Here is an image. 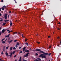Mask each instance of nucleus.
Listing matches in <instances>:
<instances>
[{"label":"nucleus","mask_w":61,"mask_h":61,"mask_svg":"<svg viewBox=\"0 0 61 61\" xmlns=\"http://www.w3.org/2000/svg\"><path fill=\"white\" fill-rule=\"evenodd\" d=\"M29 54V52H27V53H26L25 55H24V57H27L28 56V54Z\"/></svg>","instance_id":"f257e3e1"},{"label":"nucleus","mask_w":61,"mask_h":61,"mask_svg":"<svg viewBox=\"0 0 61 61\" xmlns=\"http://www.w3.org/2000/svg\"><path fill=\"white\" fill-rule=\"evenodd\" d=\"M55 20H56V21L55 23H61V22L58 21H57V19H56V18H55Z\"/></svg>","instance_id":"f03ea898"},{"label":"nucleus","mask_w":61,"mask_h":61,"mask_svg":"<svg viewBox=\"0 0 61 61\" xmlns=\"http://www.w3.org/2000/svg\"><path fill=\"white\" fill-rule=\"evenodd\" d=\"M36 51H38V52H40V51H41V50L39 49H36Z\"/></svg>","instance_id":"7ed1b4c3"},{"label":"nucleus","mask_w":61,"mask_h":61,"mask_svg":"<svg viewBox=\"0 0 61 61\" xmlns=\"http://www.w3.org/2000/svg\"><path fill=\"white\" fill-rule=\"evenodd\" d=\"M5 31V30L4 29H3L2 30V33H4Z\"/></svg>","instance_id":"20e7f679"},{"label":"nucleus","mask_w":61,"mask_h":61,"mask_svg":"<svg viewBox=\"0 0 61 61\" xmlns=\"http://www.w3.org/2000/svg\"><path fill=\"white\" fill-rule=\"evenodd\" d=\"M44 54H41V55H40V56H39V57H41L42 56H44Z\"/></svg>","instance_id":"39448f33"},{"label":"nucleus","mask_w":61,"mask_h":61,"mask_svg":"<svg viewBox=\"0 0 61 61\" xmlns=\"http://www.w3.org/2000/svg\"><path fill=\"white\" fill-rule=\"evenodd\" d=\"M40 53H42V54H44L45 52L43 51H41L40 52Z\"/></svg>","instance_id":"423d86ee"},{"label":"nucleus","mask_w":61,"mask_h":61,"mask_svg":"<svg viewBox=\"0 0 61 61\" xmlns=\"http://www.w3.org/2000/svg\"><path fill=\"white\" fill-rule=\"evenodd\" d=\"M25 51V52H29V50H26Z\"/></svg>","instance_id":"0eeeda50"},{"label":"nucleus","mask_w":61,"mask_h":61,"mask_svg":"<svg viewBox=\"0 0 61 61\" xmlns=\"http://www.w3.org/2000/svg\"><path fill=\"white\" fill-rule=\"evenodd\" d=\"M13 42V40H11L9 42V44H10V43H11V42Z\"/></svg>","instance_id":"6e6552de"},{"label":"nucleus","mask_w":61,"mask_h":61,"mask_svg":"<svg viewBox=\"0 0 61 61\" xmlns=\"http://www.w3.org/2000/svg\"><path fill=\"white\" fill-rule=\"evenodd\" d=\"M8 21H9V20H4V22H8Z\"/></svg>","instance_id":"1a4fd4ad"},{"label":"nucleus","mask_w":61,"mask_h":61,"mask_svg":"<svg viewBox=\"0 0 61 61\" xmlns=\"http://www.w3.org/2000/svg\"><path fill=\"white\" fill-rule=\"evenodd\" d=\"M12 49H13V47H11L10 48V50H12Z\"/></svg>","instance_id":"9d476101"},{"label":"nucleus","mask_w":61,"mask_h":61,"mask_svg":"<svg viewBox=\"0 0 61 61\" xmlns=\"http://www.w3.org/2000/svg\"><path fill=\"white\" fill-rule=\"evenodd\" d=\"M37 59H38V60H39V61H41V59L40 58H37Z\"/></svg>","instance_id":"9b49d317"},{"label":"nucleus","mask_w":61,"mask_h":61,"mask_svg":"<svg viewBox=\"0 0 61 61\" xmlns=\"http://www.w3.org/2000/svg\"><path fill=\"white\" fill-rule=\"evenodd\" d=\"M3 51H4V52H5V48H4L3 49Z\"/></svg>","instance_id":"f8f14e48"},{"label":"nucleus","mask_w":61,"mask_h":61,"mask_svg":"<svg viewBox=\"0 0 61 61\" xmlns=\"http://www.w3.org/2000/svg\"><path fill=\"white\" fill-rule=\"evenodd\" d=\"M5 54H6V56H8V53H7V52H5Z\"/></svg>","instance_id":"ddd939ff"},{"label":"nucleus","mask_w":61,"mask_h":61,"mask_svg":"<svg viewBox=\"0 0 61 61\" xmlns=\"http://www.w3.org/2000/svg\"><path fill=\"white\" fill-rule=\"evenodd\" d=\"M1 9H2V10H3V11H4V9H5V8H4L2 7V8H1Z\"/></svg>","instance_id":"4468645a"},{"label":"nucleus","mask_w":61,"mask_h":61,"mask_svg":"<svg viewBox=\"0 0 61 61\" xmlns=\"http://www.w3.org/2000/svg\"><path fill=\"white\" fill-rule=\"evenodd\" d=\"M0 61H4L3 60H2L1 58H0Z\"/></svg>","instance_id":"2eb2a0df"},{"label":"nucleus","mask_w":61,"mask_h":61,"mask_svg":"<svg viewBox=\"0 0 61 61\" xmlns=\"http://www.w3.org/2000/svg\"><path fill=\"white\" fill-rule=\"evenodd\" d=\"M2 43L3 44H5V41H3Z\"/></svg>","instance_id":"dca6fc26"},{"label":"nucleus","mask_w":61,"mask_h":61,"mask_svg":"<svg viewBox=\"0 0 61 61\" xmlns=\"http://www.w3.org/2000/svg\"><path fill=\"white\" fill-rule=\"evenodd\" d=\"M25 44H26V45L27 46H28V43H25Z\"/></svg>","instance_id":"f3484780"},{"label":"nucleus","mask_w":61,"mask_h":61,"mask_svg":"<svg viewBox=\"0 0 61 61\" xmlns=\"http://www.w3.org/2000/svg\"><path fill=\"white\" fill-rule=\"evenodd\" d=\"M51 55V53H50L49 54H48V56H50Z\"/></svg>","instance_id":"a211bd4d"},{"label":"nucleus","mask_w":61,"mask_h":61,"mask_svg":"<svg viewBox=\"0 0 61 61\" xmlns=\"http://www.w3.org/2000/svg\"><path fill=\"white\" fill-rule=\"evenodd\" d=\"M34 61H39V60H38L37 59H36L35 60H34Z\"/></svg>","instance_id":"6ab92c4d"},{"label":"nucleus","mask_w":61,"mask_h":61,"mask_svg":"<svg viewBox=\"0 0 61 61\" xmlns=\"http://www.w3.org/2000/svg\"><path fill=\"white\" fill-rule=\"evenodd\" d=\"M44 55H48V53H44Z\"/></svg>","instance_id":"aec40b11"},{"label":"nucleus","mask_w":61,"mask_h":61,"mask_svg":"<svg viewBox=\"0 0 61 61\" xmlns=\"http://www.w3.org/2000/svg\"><path fill=\"white\" fill-rule=\"evenodd\" d=\"M4 17L5 19H7V17L6 16H4Z\"/></svg>","instance_id":"412c9836"},{"label":"nucleus","mask_w":61,"mask_h":61,"mask_svg":"<svg viewBox=\"0 0 61 61\" xmlns=\"http://www.w3.org/2000/svg\"><path fill=\"white\" fill-rule=\"evenodd\" d=\"M5 38H4V39H2L1 40V41H4V40H5Z\"/></svg>","instance_id":"4be33fe9"},{"label":"nucleus","mask_w":61,"mask_h":61,"mask_svg":"<svg viewBox=\"0 0 61 61\" xmlns=\"http://www.w3.org/2000/svg\"><path fill=\"white\" fill-rule=\"evenodd\" d=\"M10 34H9L8 36H7V37H8H8H9V36H10Z\"/></svg>","instance_id":"5701e85b"},{"label":"nucleus","mask_w":61,"mask_h":61,"mask_svg":"<svg viewBox=\"0 0 61 61\" xmlns=\"http://www.w3.org/2000/svg\"><path fill=\"white\" fill-rule=\"evenodd\" d=\"M17 42V40H15L14 41V42Z\"/></svg>","instance_id":"b1692460"},{"label":"nucleus","mask_w":61,"mask_h":61,"mask_svg":"<svg viewBox=\"0 0 61 61\" xmlns=\"http://www.w3.org/2000/svg\"><path fill=\"white\" fill-rule=\"evenodd\" d=\"M27 41V39H25V41L26 42Z\"/></svg>","instance_id":"393cba45"},{"label":"nucleus","mask_w":61,"mask_h":61,"mask_svg":"<svg viewBox=\"0 0 61 61\" xmlns=\"http://www.w3.org/2000/svg\"><path fill=\"white\" fill-rule=\"evenodd\" d=\"M7 16V14H5V15L4 16Z\"/></svg>","instance_id":"a878e982"},{"label":"nucleus","mask_w":61,"mask_h":61,"mask_svg":"<svg viewBox=\"0 0 61 61\" xmlns=\"http://www.w3.org/2000/svg\"><path fill=\"white\" fill-rule=\"evenodd\" d=\"M16 45H19V43H18V42H17V43L16 44Z\"/></svg>","instance_id":"bb28decb"},{"label":"nucleus","mask_w":61,"mask_h":61,"mask_svg":"<svg viewBox=\"0 0 61 61\" xmlns=\"http://www.w3.org/2000/svg\"><path fill=\"white\" fill-rule=\"evenodd\" d=\"M15 46L16 48H17L18 47V46L17 45H16Z\"/></svg>","instance_id":"cd10ccee"},{"label":"nucleus","mask_w":61,"mask_h":61,"mask_svg":"<svg viewBox=\"0 0 61 61\" xmlns=\"http://www.w3.org/2000/svg\"><path fill=\"white\" fill-rule=\"evenodd\" d=\"M12 25H13V23H10V26H12Z\"/></svg>","instance_id":"c85d7f7f"},{"label":"nucleus","mask_w":61,"mask_h":61,"mask_svg":"<svg viewBox=\"0 0 61 61\" xmlns=\"http://www.w3.org/2000/svg\"><path fill=\"white\" fill-rule=\"evenodd\" d=\"M36 43L37 44H40V42H37Z\"/></svg>","instance_id":"c756f323"},{"label":"nucleus","mask_w":61,"mask_h":61,"mask_svg":"<svg viewBox=\"0 0 61 61\" xmlns=\"http://www.w3.org/2000/svg\"><path fill=\"white\" fill-rule=\"evenodd\" d=\"M8 47H9V46L6 47V49H8Z\"/></svg>","instance_id":"7c9ffc66"},{"label":"nucleus","mask_w":61,"mask_h":61,"mask_svg":"<svg viewBox=\"0 0 61 61\" xmlns=\"http://www.w3.org/2000/svg\"><path fill=\"white\" fill-rule=\"evenodd\" d=\"M42 58H44V55H43V56H42L41 57Z\"/></svg>","instance_id":"2f4dec72"},{"label":"nucleus","mask_w":61,"mask_h":61,"mask_svg":"<svg viewBox=\"0 0 61 61\" xmlns=\"http://www.w3.org/2000/svg\"><path fill=\"white\" fill-rule=\"evenodd\" d=\"M6 24V23H3V25H5Z\"/></svg>","instance_id":"473e14b6"},{"label":"nucleus","mask_w":61,"mask_h":61,"mask_svg":"<svg viewBox=\"0 0 61 61\" xmlns=\"http://www.w3.org/2000/svg\"><path fill=\"white\" fill-rule=\"evenodd\" d=\"M22 37H23L25 38V36H23V34H22Z\"/></svg>","instance_id":"72a5a7b5"},{"label":"nucleus","mask_w":61,"mask_h":61,"mask_svg":"<svg viewBox=\"0 0 61 61\" xmlns=\"http://www.w3.org/2000/svg\"><path fill=\"white\" fill-rule=\"evenodd\" d=\"M15 53V51L13 52H12V54H14Z\"/></svg>","instance_id":"f704fd0d"},{"label":"nucleus","mask_w":61,"mask_h":61,"mask_svg":"<svg viewBox=\"0 0 61 61\" xmlns=\"http://www.w3.org/2000/svg\"><path fill=\"white\" fill-rule=\"evenodd\" d=\"M2 34V32L1 31H0V36Z\"/></svg>","instance_id":"c9c22d12"},{"label":"nucleus","mask_w":61,"mask_h":61,"mask_svg":"<svg viewBox=\"0 0 61 61\" xmlns=\"http://www.w3.org/2000/svg\"><path fill=\"white\" fill-rule=\"evenodd\" d=\"M3 7V8L4 7L5 8H6V6L5 5H4Z\"/></svg>","instance_id":"e433bc0d"},{"label":"nucleus","mask_w":61,"mask_h":61,"mask_svg":"<svg viewBox=\"0 0 61 61\" xmlns=\"http://www.w3.org/2000/svg\"><path fill=\"white\" fill-rule=\"evenodd\" d=\"M33 51H34V52H35V51H36V50H33Z\"/></svg>","instance_id":"4c0bfd02"},{"label":"nucleus","mask_w":61,"mask_h":61,"mask_svg":"<svg viewBox=\"0 0 61 61\" xmlns=\"http://www.w3.org/2000/svg\"><path fill=\"white\" fill-rule=\"evenodd\" d=\"M25 48H26V47H24L23 49V50L25 49Z\"/></svg>","instance_id":"58836bf2"},{"label":"nucleus","mask_w":61,"mask_h":61,"mask_svg":"<svg viewBox=\"0 0 61 61\" xmlns=\"http://www.w3.org/2000/svg\"><path fill=\"white\" fill-rule=\"evenodd\" d=\"M49 48H51V46H49Z\"/></svg>","instance_id":"ea45409f"},{"label":"nucleus","mask_w":61,"mask_h":61,"mask_svg":"<svg viewBox=\"0 0 61 61\" xmlns=\"http://www.w3.org/2000/svg\"><path fill=\"white\" fill-rule=\"evenodd\" d=\"M21 48H22V46L21 47H20L19 48V49H21Z\"/></svg>","instance_id":"a19ab883"},{"label":"nucleus","mask_w":61,"mask_h":61,"mask_svg":"<svg viewBox=\"0 0 61 61\" xmlns=\"http://www.w3.org/2000/svg\"><path fill=\"white\" fill-rule=\"evenodd\" d=\"M43 56H44V58H46V56H45V55H43Z\"/></svg>","instance_id":"79ce46f5"},{"label":"nucleus","mask_w":61,"mask_h":61,"mask_svg":"<svg viewBox=\"0 0 61 61\" xmlns=\"http://www.w3.org/2000/svg\"><path fill=\"white\" fill-rule=\"evenodd\" d=\"M14 1H15V3H16V4H17V2H16V0H14Z\"/></svg>","instance_id":"37998d69"},{"label":"nucleus","mask_w":61,"mask_h":61,"mask_svg":"<svg viewBox=\"0 0 61 61\" xmlns=\"http://www.w3.org/2000/svg\"><path fill=\"white\" fill-rule=\"evenodd\" d=\"M1 54H2V55H3V54H4V53L3 52V51H2V52L1 53Z\"/></svg>","instance_id":"c03bdc74"},{"label":"nucleus","mask_w":61,"mask_h":61,"mask_svg":"<svg viewBox=\"0 0 61 61\" xmlns=\"http://www.w3.org/2000/svg\"><path fill=\"white\" fill-rule=\"evenodd\" d=\"M16 55H15L14 56V57H16Z\"/></svg>","instance_id":"a18cd8bd"},{"label":"nucleus","mask_w":61,"mask_h":61,"mask_svg":"<svg viewBox=\"0 0 61 61\" xmlns=\"http://www.w3.org/2000/svg\"><path fill=\"white\" fill-rule=\"evenodd\" d=\"M13 48L14 50H15V49H16L15 48V47H14Z\"/></svg>","instance_id":"49530a36"},{"label":"nucleus","mask_w":61,"mask_h":61,"mask_svg":"<svg viewBox=\"0 0 61 61\" xmlns=\"http://www.w3.org/2000/svg\"><path fill=\"white\" fill-rule=\"evenodd\" d=\"M8 18H9V15H8Z\"/></svg>","instance_id":"de8ad7c7"},{"label":"nucleus","mask_w":61,"mask_h":61,"mask_svg":"<svg viewBox=\"0 0 61 61\" xmlns=\"http://www.w3.org/2000/svg\"><path fill=\"white\" fill-rule=\"evenodd\" d=\"M20 59H22V57H21V56L20 57Z\"/></svg>","instance_id":"09e8293b"},{"label":"nucleus","mask_w":61,"mask_h":61,"mask_svg":"<svg viewBox=\"0 0 61 61\" xmlns=\"http://www.w3.org/2000/svg\"><path fill=\"white\" fill-rule=\"evenodd\" d=\"M21 60H22L21 59H19V61H21Z\"/></svg>","instance_id":"8fccbe9b"},{"label":"nucleus","mask_w":61,"mask_h":61,"mask_svg":"<svg viewBox=\"0 0 61 61\" xmlns=\"http://www.w3.org/2000/svg\"><path fill=\"white\" fill-rule=\"evenodd\" d=\"M10 23H13L12 22V21H11V20H10Z\"/></svg>","instance_id":"3c124183"},{"label":"nucleus","mask_w":61,"mask_h":61,"mask_svg":"<svg viewBox=\"0 0 61 61\" xmlns=\"http://www.w3.org/2000/svg\"><path fill=\"white\" fill-rule=\"evenodd\" d=\"M12 54H13V53H12V52L10 53V55L11 56H12Z\"/></svg>","instance_id":"603ef678"},{"label":"nucleus","mask_w":61,"mask_h":61,"mask_svg":"<svg viewBox=\"0 0 61 61\" xmlns=\"http://www.w3.org/2000/svg\"><path fill=\"white\" fill-rule=\"evenodd\" d=\"M10 32H11V31L10 30L8 32V33H10Z\"/></svg>","instance_id":"864d4df0"},{"label":"nucleus","mask_w":61,"mask_h":61,"mask_svg":"<svg viewBox=\"0 0 61 61\" xmlns=\"http://www.w3.org/2000/svg\"><path fill=\"white\" fill-rule=\"evenodd\" d=\"M23 61H26V60L24 59L23 60Z\"/></svg>","instance_id":"5fc2aeb1"},{"label":"nucleus","mask_w":61,"mask_h":61,"mask_svg":"<svg viewBox=\"0 0 61 61\" xmlns=\"http://www.w3.org/2000/svg\"><path fill=\"white\" fill-rule=\"evenodd\" d=\"M4 2V0H1V2Z\"/></svg>","instance_id":"6e6d98bb"},{"label":"nucleus","mask_w":61,"mask_h":61,"mask_svg":"<svg viewBox=\"0 0 61 61\" xmlns=\"http://www.w3.org/2000/svg\"><path fill=\"white\" fill-rule=\"evenodd\" d=\"M36 56H37L38 55V54L36 53Z\"/></svg>","instance_id":"4d7b16f0"},{"label":"nucleus","mask_w":61,"mask_h":61,"mask_svg":"<svg viewBox=\"0 0 61 61\" xmlns=\"http://www.w3.org/2000/svg\"><path fill=\"white\" fill-rule=\"evenodd\" d=\"M17 32H15L14 33V34H17Z\"/></svg>","instance_id":"13d9d810"},{"label":"nucleus","mask_w":61,"mask_h":61,"mask_svg":"<svg viewBox=\"0 0 61 61\" xmlns=\"http://www.w3.org/2000/svg\"><path fill=\"white\" fill-rule=\"evenodd\" d=\"M1 11V8H0V12Z\"/></svg>","instance_id":"bf43d9fd"},{"label":"nucleus","mask_w":61,"mask_h":61,"mask_svg":"<svg viewBox=\"0 0 61 61\" xmlns=\"http://www.w3.org/2000/svg\"><path fill=\"white\" fill-rule=\"evenodd\" d=\"M11 12H12L11 11H10L9 12V13H11Z\"/></svg>","instance_id":"052dcab7"},{"label":"nucleus","mask_w":61,"mask_h":61,"mask_svg":"<svg viewBox=\"0 0 61 61\" xmlns=\"http://www.w3.org/2000/svg\"><path fill=\"white\" fill-rule=\"evenodd\" d=\"M25 51V49H23V52H24V51Z\"/></svg>","instance_id":"680f3d73"},{"label":"nucleus","mask_w":61,"mask_h":61,"mask_svg":"<svg viewBox=\"0 0 61 61\" xmlns=\"http://www.w3.org/2000/svg\"><path fill=\"white\" fill-rule=\"evenodd\" d=\"M7 40V39L5 40V42H6V40Z\"/></svg>","instance_id":"e2e57ef3"},{"label":"nucleus","mask_w":61,"mask_h":61,"mask_svg":"<svg viewBox=\"0 0 61 61\" xmlns=\"http://www.w3.org/2000/svg\"><path fill=\"white\" fill-rule=\"evenodd\" d=\"M20 53H22V51H21L20 52Z\"/></svg>","instance_id":"0e129e2a"},{"label":"nucleus","mask_w":61,"mask_h":61,"mask_svg":"<svg viewBox=\"0 0 61 61\" xmlns=\"http://www.w3.org/2000/svg\"><path fill=\"white\" fill-rule=\"evenodd\" d=\"M1 15H2V14H1V13H0V16H1Z\"/></svg>","instance_id":"69168bd1"},{"label":"nucleus","mask_w":61,"mask_h":61,"mask_svg":"<svg viewBox=\"0 0 61 61\" xmlns=\"http://www.w3.org/2000/svg\"><path fill=\"white\" fill-rule=\"evenodd\" d=\"M58 30H60V29L59 28H58Z\"/></svg>","instance_id":"338daca9"},{"label":"nucleus","mask_w":61,"mask_h":61,"mask_svg":"<svg viewBox=\"0 0 61 61\" xmlns=\"http://www.w3.org/2000/svg\"><path fill=\"white\" fill-rule=\"evenodd\" d=\"M15 61H17V60H15Z\"/></svg>","instance_id":"774afa93"}]
</instances>
